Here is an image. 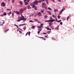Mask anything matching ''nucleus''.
Listing matches in <instances>:
<instances>
[{"label": "nucleus", "instance_id": "nucleus-1", "mask_svg": "<svg viewBox=\"0 0 74 74\" xmlns=\"http://www.w3.org/2000/svg\"><path fill=\"white\" fill-rule=\"evenodd\" d=\"M20 19L17 20V22H18V21H22V20L23 21H26V19H27V18H25V17H20Z\"/></svg>", "mask_w": 74, "mask_h": 74}, {"label": "nucleus", "instance_id": "nucleus-2", "mask_svg": "<svg viewBox=\"0 0 74 74\" xmlns=\"http://www.w3.org/2000/svg\"><path fill=\"white\" fill-rule=\"evenodd\" d=\"M47 5H46V4L45 3H42V8H45L46 9H47Z\"/></svg>", "mask_w": 74, "mask_h": 74}, {"label": "nucleus", "instance_id": "nucleus-3", "mask_svg": "<svg viewBox=\"0 0 74 74\" xmlns=\"http://www.w3.org/2000/svg\"><path fill=\"white\" fill-rule=\"evenodd\" d=\"M38 3H39L38 1H37V0H36L34 1V4H35V5H37L38 4Z\"/></svg>", "mask_w": 74, "mask_h": 74}, {"label": "nucleus", "instance_id": "nucleus-4", "mask_svg": "<svg viewBox=\"0 0 74 74\" xmlns=\"http://www.w3.org/2000/svg\"><path fill=\"white\" fill-rule=\"evenodd\" d=\"M1 7H5V4L4 2H3L1 3Z\"/></svg>", "mask_w": 74, "mask_h": 74}, {"label": "nucleus", "instance_id": "nucleus-5", "mask_svg": "<svg viewBox=\"0 0 74 74\" xmlns=\"http://www.w3.org/2000/svg\"><path fill=\"white\" fill-rule=\"evenodd\" d=\"M42 26L41 25H40V26H38L37 27L38 28H39L40 29H40V30H41V28H42Z\"/></svg>", "mask_w": 74, "mask_h": 74}, {"label": "nucleus", "instance_id": "nucleus-6", "mask_svg": "<svg viewBox=\"0 0 74 74\" xmlns=\"http://www.w3.org/2000/svg\"><path fill=\"white\" fill-rule=\"evenodd\" d=\"M38 16H42V14L41 12H39L38 13Z\"/></svg>", "mask_w": 74, "mask_h": 74}, {"label": "nucleus", "instance_id": "nucleus-7", "mask_svg": "<svg viewBox=\"0 0 74 74\" xmlns=\"http://www.w3.org/2000/svg\"><path fill=\"white\" fill-rule=\"evenodd\" d=\"M4 23V21H3V22H0V25L3 26Z\"/></svg>", "mask_w": 74, "mask_h": 74}, {"label": "nucleus", "instance_id": "nucleus-8", "mask_svg": "<svg viewBox=\"0 0 74 74\" xmlns=\"http://www.w3.org/2000/svg\"><path fill=\"white\" fill-rule=\"evenodd\" d=\"M19 11L20 13H22L23 12V9H21L19 10Z\"/></svg>", "mask_w": 74, "mask_h": 74}, {"label": "nucleus", "instance_id": "nucleus-9", "mask_svg": "<svg viewBox=\"0 0 74 74\" xmlns=\"http://www.w3.org/2000/svg\"><path fill=\"white\" fill-rule=\"evenodd\" d=\"M27 9H30L32 8H31V7H30L29 5H28L27 6Z\"/></svg>", "mask_w": 74, "mask_h": 74}, {"label": "nucleus", "instance_id": "nucleus-10", "mask_svg": "<svg viewBox=\"0 0 74 74\" xmlns=\"http://www.w3.org/2000/svg\"><path fill=\"white\" fill-rule=\"evenodd\" d=\"M24 2H25L27 1V3H29V1H30V0H23Z\"/></svg>", "mask_w": 74, "mask_h": 74}, {"label": "nucleus", "instance_id": "nucleus-11", "mask_svg": "<svg viewBox=\"0 0 74 74\" xmlns=\"http://www.w3.org/2000/svg\"><path fill=\"white\" fill-rule=\"evenodd\" d=\"M54 12H59V11L58 9H54Z\"/></svg>", "mask_w": 74, "mask_h": 74}, {"label": "nucleus", "instance_id": "nucleus-12", "mask_svg": "<svg viewBox=\"0 0 74 74\" xmlns=\"http://www.w3.org/2000/svg\"><path fill=\"white\" fill-rule=\"evenodd\" d=\"M47 12L49 15H52V13L51 12L49 11H47Z\"/></svg>", "mask_w": 74, "mask_h": 74}, {"label": "nucleus", "instance_id": "nucleus-13", "mask_svg": "<svg viewBox=\"0 0 74 74\" xmlns=\"http://www.w3.org/2000/svg\"><path fill=\"white\" fill-rule=\"evenodd\" d=\"M35 27H36V26H35L34 25L31 27V28L33 29H35Z\"/></svg>", "mask_w": 74, "mask_h": 74}, {"label": "nucleus", "instance_id": "nucleus-14", "mask_svg": "<svg viewBox=\"0 0 74 74\" xmlns=\"http://www.w3.org/2000/svg\"><path fill=\"white\" fill-rule=\"evenodd\" d=\"M19 3L21 4V5H23V2L22 1H19Z\"/></svg>", "mask_w": 74, "mask_h": 74}, {"label": "nucleus", "instance_id": "nucleus-15", "mask_svg": "<svg viewBox=\"0 0 74 74\" xmlns=\"http://www.w3.org/2000/svg\"><path fill=\"white\" fill-rule=\"evenodd\" d=\"M14 12L15 13H16V14H19V12L18 11H16V12L14 11Z\"/></svg>", "mask_w": 74, "mask_h": 74}, {"label": "nucleus", "instance_id": "nucleus-16", "mask_svg": "<svg viewBox=\"0 0 74 74\" xmlns=\"http://www.w3.org/2000/svg\"><path fill=\"white\" fill-rule=\"evenodd\" d=\"M38 30H39V31H38V34H40V32H41V29H38Z\"/></svg>", "mask_w": 74, "mask_h": 74}, {"label": "nucleus", "instance_id": "nucleus-17", "mask_svg": "<svg viewBox=\"0 0 74 74\" xmlns=\"http://www.w3.org/2000/svg\"><path fill=\"white\" fill-rule=\"evenodd\" d=\"M52 16L53 18H56V16H55V15L54 14H52Z\"/></svg>", "mask_w": 74, "mask_h": 74}, {"label": "nucleus", "instance_id": "nucleus-18", "mask_svg": "<svg viewBox=\"0 0 74 74\" xmlns=\"http://www.w3.org/2000/svg\"><path fill=\"white\" fill-rule=\"evenodd\" d=\"M8 30H9V29H8L7 30L4 31V32L5 33H6V32H8Z\"/></svg>", "mask_w": 74, "mask_h": 74}, {"label": "nucleus", "instance_id": "nucleus-19", "mask_svg": "<svg viewBox=\"0 0 74 74\" xmlns=\"http://www.w3.org/2000/svg\"><path fill=\"white\" fill-rule=\"evenodd\" d=\"M65 10V8H63L62 10H61V11H62V12H63Z\"/></svg>", "mask_w": 74, "mask_h": 74}, {"label": "nucleus", "instance_id": "nucleus-20", "mask_svg": "<svg viewBox=\"0 0 74 74\" xmlns=\"http://www.w3.org/2000/svg\"><path fill=\"white\" fill-rule=\"evenodd\" d=\"M48 16H47V15H45L44 16V17L45 18H47V17H48Z\"/></svg>", "mask_w": 74, "mask_h": 74}, {"label": "nucleus", "instance_id": "nucleus-21", "mask_svg": "<svg viewBox=\"0 0 74 74\" xmlns=\"http://www.w3.org/2000/svg\"><path fill=\"white\" fill-rule=\"evenodd\" d=\"M27 4H29V3L26 1L25 3V5H27Z\"/></svg>", "mask_w": 74, "mask_h": 74}, {"label": "nucleus", "instance_id": "nucleus-22", "mask_svg": "<svg viewBox=\"0 0 74 74\" xmlns=\"http://www.w3.org/2000/svg\"><path fill=\"white\" fill-rule=\"evenodd\" d=\"M52 26V23H49V26Z\"/></svg>", "mask_w": 74, "mask_h": 74}, {"label": "nucleus", "instance_id": "nucleus-23", "mask_svg": "<svg viewBox=\"0 0 74 74\" xmlns=\"http://www.w3.org/2000/svg\"><path fill=\"white\" fill-rule=\"evenodd\" d=\"M26 29V27H23V29L24 30H25Z\"/></svg>", "mask_w": 74, "mask_h": 74}, {"label": "nucleus", "instance_id": "nucleus-24", "mask_svg": "<svg viewBox=\"0 0 74 74\" xmlns=\"http://www.w3.org/2000/svg\"><path fill=\"white\" fill-rule=\"evenodd\" d=\"M50 21V22H53V21H55V20L54 19V20H51Z\"/></svg>", "mask_w": 74, "mask_h": 74}, {"label": "nucleus", "instance_id": "nucleus-25", "mask_svg": "<svg viewBox=\"0 0 74 74\" xmlns=\"http://www.w3.org/2000/svg\"><path fill=\"white\" fill-rule=\"evenodd\" d=\"M44 9L40 10V12H42V13H43V12H44Z\"/></svg>", "mask_w": 74, "mask_h": 74}, {"label": "nucleus", "instance_id": "nucleus-26", "mask_svg": "<svg viewBox=\"0 0 74 74\" xmlns=\"http://www.w3.org/2000/svg\"><path fill=\"white\" fill-rule=\"evenodd\" d=\"M3 16L7 15V13H6V12H5L4 13H3Z\"/></svg>", "mask_w": 74, "mask_h": 74}, {"label": "nucleus", "instance_id": "nucleus-27", "mask_svg": "<svg viewBox=\"0 0 74 74\" xmlns=\"http://www.w3.org/2000/svg\"><path fill=\"white\" fill-rule=\"evenodd\" d=\"M62 11H61V10L59 12V15H61V14H62Z\"/></svg>", "mask_w": 74, "mask_h": 74}, {"label": "nucleus", "instance_id": "nucleus-28", "mask_svg": "<svg viewBox=\"0 0 74 74\" xmlns=\"http://www.w3.org/2000/svg\"><path fill=\"white\" fill-rule=\"evenodd\" d=\"M34 19V21H35L36 22H38V20H37V19Z\"/></svg>", "mask_w": 74, "mask_h": 74}, {"label": "nucleus", "instance_id": "nucleus-29", "mask_svg": "<svg viewBox=\"0 0 74 74\" xmlns=\"http://www.w3.org/2000/svg\"><path fill=\"white\" fill-rule=\"evenodd\" d=\"M29 22H32V23H33L34 22V21H32V20H30Z\"/></svg>", "mask_w": 74, "mask_h": 74}, {"label": "nucleus", "instance_id": "nucleus-30", "mask_svg": "<svg viewBox=\"0 0 74 74\" xmlns=\"http://www.w3.org/2000/svg\"><path fill=\"white\" fill-rule=\"evenodd\" d=\"M50 21L51 20L45 21V22H51Z\"/></svg>", "mask_w": 74, "mask_h": 74}, {"label": "nucleus", "instance_id": "nucleus-31", "mask_svg": "<svg viewBox=\"0 0 74 74\" xmlns=\"http://www.w3.org/2000/svg\"><path fill=\"white\" fill-rule=\"evenodd\" d=\"M12 16L13 17V18H14V13H12Z\"/></svg>", "mask_w": 74, "mask_h": 74}, {"label": "nucleus", "instance_id": "nucleus-32", "mask_svg": "<svg viewBox=\"0 0 74 74\" xmlns=\"http://www.w3.org/2000/svg\"><path fill=\"white\" fill-rule=\"evenodd\" d=\"M36 7V5H32V8H34Z\"/></svg>", "mask_w": 74, "mask_h": 74}, {"label": "nucleus", "instance_id": "nucleus-33", "mask_svg": "<svg viewBox=\"0 0 74 74\" xmlns=\"http://www.w3.org/2000/svg\"><path fill=\"white\" fill-rule=\"evenodd\" d=\"M12 12H10L8 13V15H10L11 14Z\"/></svg>", "mask_w": 74, "mask_h": 74}, {"label": "nucleus", "instance_id": "nucleus-34", "mask_svg": "<svg viewBox=\"0 0 74 74\" xmlns=\"http://www.w3.org/2000/svg\"><path fill=\"white\" fill-rule=\"evenodd\" d=\"M3 16H4V15L3 14H2L0 15V16H1L2 17H3Z\"/></svg>", "mask_w": 74, "mask_h": 74}, {"label": "nucleus", "instance_id": "nucleus-35", "mask_svg": "<svg viewBox=\"0 0 74 74\" xmlns=\"http://www.w3.org/2000/svg\"><path fill=\"white\" fill-rule=\"evenodd\" d=\"M46 2L47 4H48V1L47 0H46Z\"/></svg>", "mask_w": 74, "mask_h": 74}, {"label": "nucleus", "instance_id": "nucleus-36", "mask_svg": "<svg viewBox=\"0 0 74 74\" xmlns=\"http://www.w3.org/2000/svg\"><path fill=\"white\" fill-rule=\"evenodd\" d=\"M69 16H68L67 17V18H66V20L67 21H68V20H69Z\"/></svg>", "mask_w": 74, "mask_h": 74}, {"label": "nucleus", "instance_id": "nucleus-37", "mask_svg": "<svg viewBox=\"0 0 74 74\" xmlns=\"http://www.w3.org/2000/svg\"><path fill=\"white\" fill-rule=\"evenodd\" d=\"M15 2V0H12V3H14Z\"/></svg>", "mask_w": 74, "mask_h": 74}, {"label": "nucleus", "instance_id": "nucleus-38", "mask_svg": "<svg viewBox=\"0 0 74 74\" xmlns=\"http://www.w3.org/2000/svg\"><path fill=\"white\" fill-rule=\"evenodd\" d=\"M61 17L60 16L58 15V19H60V18Z\"/></svg>", "mask_w": 74, "mask_h": 74}, {"label": "nucleus", "instance_id": "nucleus-39", "mask_svg": "<svg viewBox=\"0 0 74 74\" xmlns=\"http://www.w3.org/2000/svg\"><path fill=\"white\" fill-rule=\"evenodd\" d=\"M22 9L23 10V11H25V10H26V8H23Z\"/></svg>", "mask_w": 74, "mask_h": 74}, {"label": "nucleus", "instance_id": "nucleus-40", "mask_svg": "<svg viewBox=\"0 0 74 74\" xmlns=\"http://www.w3.org/2000/svg\"><path fill=\"white\" fill-rule=\"evenodd\" d=\"M28 34L29 36H30V32H29L28 33Z\"/></svg>", "mask_w": 74, "mask_h": 74}, {"label": "nucleus", "instance_id": "nucleus-41", "mask_svg": "<svg viewBox=\"0 0 74 74\" xmlns=\"http://www.w3.org/2000/svg\"><path fill=\"white\" fill-rule=\"evenodd\" d=\"M48 9L49 10H52V9L49 7L48 8Z\"/></svg>", "mask_w": 74, "mask_h": 74}, {"label": "nucleus", "instance_id": "nucleus-42", "mask_svg": "<svg viewBox=\"0 0 74 74\" xmlns=\"http://www.w3.org/2000/svg\"><path fill=\"white\" fill-rule=\"evenodd\" d=\"M37 7L36 6L35 7L34 9L35 10H37Z\"/></svg>", "mask_w": 74, "mask_h": 74}, {"label": "nucleus", "instance_id": "nucleus-43", "mask_svg": "<svg viewBox=\"0 0 74 74\" xmlns=\"http://www.w3.org/2000/svg\"><path fill=\"white\" fill-rule=\"evenodd\" d=\"M61 21H62V20H60V21H57L58 22H61Z\"/></svg>", "mask_w": 74, "mask_h": 74}, {"label": "nucleus", "instance_id": "nucleus-44", "mask_svg": "<svg viewBox=\"0 0 74 74\" xmlns=\"http://www.w3.org/2000/svg\"><path fill=\"white\" fill-rule=\"evenodd\" d=\"M19 33H22V31H19Z\"/></svg>", "mask_w": 74, "mask_h": 74}, {"label": "nucleus", "instance_id": "nucleus-45", "mask_svg": "<svg viewBox=\"0 0 74 74\" xmlns=\"http://www.w3.org/2000/svg\"><path fill=\"white\" fill-rule=\"evenodd\" d=\"M14 26H16L17 28H18V25H16V24H14Z\"/></svg>", "mask_w": 74, "mask_h": 74}, {"label": "nucleus", "instance_id": "nucleus-46", "mask_svg": "<svg viewBox=\"0 0 74 74\" xmlns=\"http://www.w3.org/2000/svg\"><path fill=\"white\" fill-rule=\"evenodd\" d=\"M41 2H42V1H44L45 0H40Z\"/></svg>", "mask_w": 74, "mask_h": 74}, {"label": "nucleus", "instance_id": "nucleus-47", "mask_svg": "<svg viewBox=\"0 0 74 74\" xmlns=\"http://www.w3.org/2000/svg\"><path fill=\"white\" fill-rule=\"evenodd\" d=\"M45 28L46 29H47V30L49 29V28H48V27H46Z\"/></svg>", "mask_w": 74, "mask_h": 74}, {"label": "nucleus", "instance_id": "nucleus-48", "mask_svg": "<svg viewBox=\"0 0 74 74\" xmlns=\"http://www.w3.org/2000/svg\"><path fill=\"white\" fill-rule=\"evenodd\" d=\"M38 23H41V22H40V21H38Z\"/></svg>", "mask_w": 74, "mask_h": 74}, {"label": "nucleus", "instance_id": "nucleus-49", "mask_svg": "<svg viewBox=\"0 0 74 74\" xmlns=\"http://www.w3.org/2000/svg\"><path fill=\"white\" fill-rule=\"evenodd\" d=\"M42 40H46V38H42Z\"/></svg>", "mask_w": 74, "mask_h": 74}, {"label": "nucleus", "instance_id": "nucleus-50", "mask_svg": "<svg viewBox=\"0 0 74 74\" xmlns=\"http://www.w3.org/2000/svg\"><path fill=\"white\" fill-rule=\"evenodd\" d=\"M11 10V9H7V11H10V10Z\"/></svg>", "mask_w": 74, "mask_h": 74}, {"label": "nucleus", "instance_id": "nucleus-51", "mask_svg": "<svg viewBox=\"0 0 74 74\" xmlns=\"http://www.w3.org/2000/svg\"><path fill=\"white\" fill-rule=\"evenodd\" d=\"M60 25H63V23H62V22H61L60 23Z\"/></svg>", "mask_w": 74, "mask_h": 74}, {"label": "nucleus", "instance_id": "nucleus-52", "mask_svg": "<svg viewBox=\"0 0 74 74\" xmlns=\"http://www.w3.org/2000/svg\"><path fill=\"white\" fill-rule=\"evenodd\" d=\"M19 26H22V24H20V25H18Z\"/></svg>", "mask_w": 74, "mask_h": 74}, {"label": "nucleus", "instance_id": "nucleus-53", "mask_svg": "<svg viewBox=\"0 0 74 74\" xmlns=\"http://www.w3.org/2000/svg\"><path fill=\"white\" fill-rule=\"evenodd\" d=\"M59 2H61V0H57Z\"/></svg>", "mask_w": 74, "mask_h": 74}, {"label": "nucleus", "instance_id": "nucleus-54", "mask_svg": "<svg viewBox=\"0 0 74 74\" xmlns=\"http://www.w3.org/2000/svg\"><path fill=\"white\" fill-rule=\"evenodd\" d=\"M54 0H51V1H53L54 2V3H55L56 2Z\"/></svg>", "mask_w": 74, "mask_h": 74}, {"label": "nucleus", "instance_id": "nucleus-55", "mask_svg": "<svg viewBox=\"0 0 74 74\" xmlns=\"http://www.w3.org/2000/svg\"><path fill=\"white\" fill-rule=\"evenodd\" d=\"M43 34H47L46 33H43Z\"/></svg>", "mask_w": 74, "mask_h": 74}, {"label": "nucleus", "instance_id": "nucleus-56", "mask_svg": "<svg viewBox=\"0 0 74 74\" xmlns=\"http://www.w3.org/2000/svg\"><path fill=\"white\" fill-rule=\"evenodd\" d=\"M50 19H52V17H51L50 18Z\"/></svg>", "mask_w": 74, "mask_h": 74}, {"label": "nucleus", "instance_id": "nucleus-57", "mask_svg": "<svg viewBox=\"0 0 74 74\" xmlns=\"http://www.w3.org/2000/svg\"><path fill=\"white\" fill-rule=\"evenodd\" d=\"M21 16H22V17H23V18H25V16H22V14H21Z\"/></svg>", "mask_w": 74, "mask_h": 74}, {"label": "nucleus", "instance_id": "nucleus-58", "mask_svg": "<svg viewBox=\"0 0 74 74\" xmlns=\"http://www.w3.org/2000/svg\"><path fill=\"white\" fill-rule=\"evenodd\" d=\"M49 30H52V29L51 28H49Z\"/></svg>", "mask_w": 74, "mask_h": 74}, {"label": "nucleus", "instance_id": "nucleus-59", "mask_svg": "<svg viewBox=\"0 0 74 74\" xmlns=\"http://www.w3.org/2000/svg\"><path fill=\"white\" fill-rule=\"evenodd\" d=\"M40 26H42L43 25H44V24H40Z\"/></svg>", "mask_w": 74, "mask_h": 74}, {"label": "nucleus", "instance_id": "nucleus-60", "mask_svg": "<svg viewBox=\"0 0 74 74\" xmlns=\"http://www.w3.org/2000/svg\"><path fill=\"white\" fill-rule=\"evenodd\" d=\"M28 34V32L27 33L26 35H25V36H26L27 35V34Z\"/></svg>", "mask_w": 74, "mask_h": 74}, {"label": "nucleus", "instance_id": "nucleus-61", "mask_svg": "<svg viewBox=\"0 0 74 74\" xmlns=\"http://www.w3.org/2000/svg\"><path fill=\"white\" fill-rule=\"evenodd\" d=\"M39 38H43V37H38Z\"/></svg>", "mask_w": 74, "mask_h": 74}, {"label": "nucleus", "instance_id": "nucleus-62", "mask_svg": "<svg viewBox=\"0 0 74 74\" xmlns=\"http://www.w3.org/2000/svg\"><path fill=\"white\" fill-rule=\"evenodd\" d=\"M56 30H58V28H56Z\"/></svg>", "mask_w": 74, "mask_h": 74}, {"label": "nucleus", "instance_id": "nucleus-63", "mask_svg": "<svg viewBox=\"0 0 74 74\" xmlns=\"http://www.w3.org/2000/svg\"><path fill=\"white\" fill-rule=\"evenodd\" d=\"M19 31V29H17V32H18Z\"/></svg>", "mask_w": 74, "mask_h": 74}, {"label": "nucleus", "instance_id": "nucleus-64", "mask_svg": "<svg viewBox=\"0 0 74 74\" xmlns=\"http://www.w3.org/2000/svg\"><path fill=\"white\" fill-rule=\"evenodd\" d=\"M47 33L48 34H49L50 33H49V31L48 32H47Z\"/></svg>", "mask_w": 74, "mask_h": 74}]
</instances>
